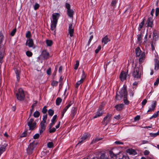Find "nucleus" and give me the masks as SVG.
Segmentation results:
<instances>
[{"mask_svg": "<svg viewBox=\"0 0 159 159\" xmlns=\"http://www.w3.org/2000/svg\"><path fill=\"white\" fill-rule=\"evenodd\" d=\"M48 147L49 148H52L53 147V143L52 142H48L47 144Z\"/></svg>", "mask_w": 159, "mask_h": 159, "instance_id": "nucleus-41", "label": "nucleus"}, {"mask_svg": "<svg viewBox=\"0 0 159 159\" xmlns=\"http://www.w3.org/2000/svg\"><path fill=\"white\" fill-rule=\"evenodd\" d=\"M76 64L75 65L74 67V69L75 70H77L78 69L79 65V62L78 60L76 61Z\"/></svg>", "mask_w": 159, "mask_h": 159, "instance_id": "nucleus-40", "label": "nucleus"}, {"mask_svg": "<svg viewBox=\"0 0 159 159\" xmlns=\"http://www.w3.org/2000/svg\"><path fill=\"white\" fill-rule=\"evenodd\" d=\"M100 159H108L107 157H105L104 154H102L100 156Z\"/></svg>", "mask_w": 159, "mask_h": 159, "instance_id": "nucleus-55", "label": "nucleus"}, {"mask_svg": "<svg viewBox=\"0 0 159 159\" xmlns=\"http://www.w3.org/2000/svg\"><path fill=\"white\" fill-rule=\"evenodd\" d=\"M62 99L60 98H57L56 101V105L57 106H59L60 103L62 102Z\"/></svg>", "mask_w": 159, "mask_h": 159, "instance_id": "nucleus-28", "label": "nucleus"}, {"mask_svg": "<svg viewBox=\"0 0 159 159\" xmlns=\"http://www.w3.org/2000/svg\"><path fill=\"white\" fill-rule=\"evenodd\" d=\"M46 43L47 46H51L53 43L52 41V40L48 39L46 40Z\"/></svg>", "mask_w": 159, "mask_h": 159, "instance_id": "nucleus-29", "label": "nucleus"}, {"mask_svg": "<svg viewBox=\"0 0 159 159\" xmlns=\"http://www.w3.org/2000/svg\"><path fill=\"white\" fill-rule=\"evenodd\" d=\"M77 110V108L75 107H73L71 111V116H72V118H73L75 115L76 114V113Z\"/></svg>", "mask_w": 159, "mask_h": 159, "instance_id": "nucleus-26", "label": "nucleus"}, {"mask_svg": "<svg viewBox=\"0 0 159 159\" xmlns=\"http://www.w3.org/2000/svg\"><path fill=\"white\" fill-rule=\"evenodd\" d=\"M127 152L130 154L135 155L137 153L135 150L133 149H129L127 150Z\"/></svg>", "mask_w": 159, "mask_h": 159, "instance_id": "nucleus-20", "label": "nucleus"}, {"mask_svg": "<svg viewBox=\"0 0 159 159\" xmlns=\"http://www.w3.org/2000/svg\"><path fill=\"white\" fill-rule=\"evenodd\" d=\"M143 35L142 33H141L137 35V39L139 42L141 43L142 42V38Z\"/></svg>", "mask_w": 159, "mask_h": 159, "instance_id": "nucleus-27", "label": "nucleus"}, {"mask_svg": "<svg viewBox=\"0 0 159 159\" xmlns=\"http://www.w3.org/2000/svg\"><path fill=\"white\" fill-rule=\"evenodd\" d=\"M16 77L17 80L19 81L20 79V77L19 75V72H18V71H17L16 72Z\"/></svg>", "mask_w": 159, "mask_h": 159, "instance_id": "nucleus-50", "label": "nucleus"}, {"mask_svg": "<svg viewBox=\"0 0 159 159\" xmlns=\"http://www.w3.org/2000/svg\"><path fill=\"white\" fill-rule=\"evenodd\" d=\"M84 81V80L81 79V80H80L78 81L76 83V85L75 86V87L76 88H78V87L79 86V85L83 83Z\"/></svg>", "mask_w": 159, "mask_h": 159, "instance_id": "nucleus-32", "label": "nucleus"}, {"mask_svg": "<svg viewBox=\"0 0 159 159\" xmlns=\"http://www.w3.org/2000/svg\"><path fill=\"white\" fill-rule=\"evenodd\" d=\"M101 47L100 45H99L98 47V48L97 49H96L95 50V52L96 53H98L99 51L101 50Z\"/></svg>", "mask_w": 159, "mask_h": 159, "instance_id": "nucleus-48", "label": "nucleus"}, {"mask_svg": "<svg viewBox=\"0 0 159 159\" xmlns=\"http://www.w3.org/2000/svg\"><path fill=\"white\" fill-rule=\"evenodd\" d=\"M124 106V104L123 103H122L116 105L115 106V108L117 110L120 111L122 109Z\"/></svg>", "mask_w": 159, "mask_h": 159, "instance_id": "nucleus-23", "label": "nucleus"}, {"mask_svg": "<svg viewBox=\"0 0 159 159\" xmlns=\"http://www.w3.org/2000/svg\"><path fill=\"white\" fill-rule=\"evenodd\" d=\"M89 134H88L85 133L84 134L83 136L82 137L80 141H79V143L77 144V145L79 144L80 143L82 142L83 141L86 139L89 136Z\"/></svg>", "mask_w": 159, "mask_h": 159, "instance_id": "nucleus-18", "label": "nucleus"}, {"mask_svg": "<svg viewBox=\"0 0 159 159\" xmlns=\"http://www.w3.org/2000/svg\"><path fill=\"white\" fill-rule=\"evenodd\" d=\"M44 123H43L42 122H40V126L39 129V133L40 134L42 133L45 129L46 125Z\"/></svg>", "mask_w": 159, "mask_h": 159, "instance_id": "nucleus-16", "label": "nucleus"}, {"mask_svg": "<svg viewBox=\"0 0 159 159\" xmlns=\"http://www.w3.org/2000/svg\"><path fill=\"white\" fill-rule=\"evenodd\" d=\"M3 58V54L2 53H0V62L1 64L2 63V59Z\"/></svg>", "mask_w": 159, "mask_h": 159, "instance_id": "nucleus-59", "label": "nucleus"}, {"mask_svg": "<svg viewBox=\"0 0 159 159\" xmlns=\"http://www.w3.org/2000/svg\"><path fill=\"white\" fill-rule=\"evenodd\" d=\"M143 52H144L142 51L139 47H137L135 49V53H136V56H139V55L142 54Z\"/></svg>", "mask_w": 159, "mask_h": 159, "instance_id": "nucleus-19", "label": "nucleus"}, {"mask_svg": "<svg viewBox=\"0 0 159 159\" xmlns=\"http://www.w3.org/2000/svg\"><path fill=\"white\" fill-rule=\"evenodd\" d=\"M42 56L45 59H48L49 57V53L46 50H44L42 52Z\"/></svg>", "mask_w": 159, "mask_h": 159, "instance_id": "nucleus-17", "label": "nucleus"}, {"mask_svg": "<svg viewBox=\"0 0 159 159\" xmlns=\"http://www.w3.org/2000/svg\"><path fill=\"white\" fill-rule=\"evenodd\" d=\"M147 38L148 35L147 33L144 37V41L143 42V43L144 44H147V43H148Z\"/></svg>", "mask_w": 159, "mask_h": 159, "instance_id": "nucleus-44", "label": "nucleus"}, {"mask_svg": "<svg viewBox=\"0 0 159 159\" xmlns=\"http://www.w3.org/2000/svg\"><path fill=\"white\" fill-rule=\"evenodd\" d=\"M155 69H158L159 68V58L155 59Z\"/></svg>", "mask_w": 159, "mask_h": 159, "instance_id": "nucleus-24", "label": "nucleus"}, {"mask_svg": "<svg viewBox=\"0 0 159 159\" xmlns=\"http://www.w3.org/2000/svg\"><path fill=\"white\" fill-rule=\"evenodd\" d=\"M47 115H44L43 116V121L41 122H43V123H46V120L47 119Z\"/></svg>", "mask_w": 159, "mask_h": 159, "instance_id": "nucleus-37", "label": "nucleus"}, {"mask_svg": "<svg viewBox=\"0 0 159 159\" xmlns=\"http://www.w3.org/2000/svg\"><path fill=\"white\" fill-rule=\"evenodd\" d=\"M74 11L72 9H69L67 11V14L70 17H72L74 14Z\"/></svg>", "mask_w": 159, "mask_h": 159, "instance_id": "nucleus-25", "label": "nucleus"}, {"mask_svg": "<svg viewBox=\"0 0 159 159\" xmlns=\"http://www.w3.org/2000/svg\"><path fill=\"white\" fill-rule=\"evenodd\" d=\"M142 70L143 67L141 64H136L132 74L133 76L136 79L140 78Z\"/></svg>", "mask_w": 159, "mask_h": 159, "instance_id": "nucleus-1", "label": "nucleus"}, {"mask_svg": "<svg viewBox=\"0 0 159 159\" xmlns=\"http://www.w3.org/2000/svg\"><path fill=\"white\" fill-rule=\"evenodd\" d=\"M69 34H70V36L72 37L73 36L74 33V28L72 27V25L70 24L69 26L68 29Z\"/></svg>", "mask_w": 159, "mask_h": 159, "instance_id": "nucleus-15", "label": "nucleus"}, {"mask_svg": "<svg viewBox=\"0 0 159 159\" xmlns=\"http://www.w3.org/2000/svg\"><path fill=\"white\" fill-rule=\"evenodd\" d=\"M127 96V92L126 86H124L119 93H117L116 98L117 100H120L123 97Z\"/></svg>", "mask_w": 159, "mask_h": 159, "instance_id": "nucleus-3", "label": "nucleus"}, {"mask_svg": "<svg viewBox=\"0 0 159 159\" xmlns=\"http://www.w3.org/2000/svg\"><path fill=\"white\" fill-rule=\"evenodd\" d=\"M120 118V115H118L115 116L114 117V118L116 120H119Z\"/></svg>", "mask_w": 159, "mask_h": 159, "instance_id": "nucleus-64", "label": "nucleus"}, {"mask_svg": "<svg viewBox=\"0 0 159 159\" xmlns=\"http://www.w3.org/2000/svg\"><path fill=\"white\" fill-rule=\"evenodd\" d=\"M86 75L85 74V72L84 70H83L82 71V74L81 76V79L84 80V79L86 78Z\"/></svg>", "mask_w": 159, "mask_h": 159, "instance_id": "nucleus-38", "label": "nucleus"}, {"mask_svg": "<svg viewBox=\"0 0 159 159\" xmlns=\"http://www.w3.org/2000/svg\"><path fill=\"white\" fill-rule=\"evenodd\" d=\"M157 102L156 101H154L152 102V104L151 105V107L149 108L147 112H149L154 111L156 107Z\"/></svg>", "mask_w": 159, "mask_h": 159, "instance_id": "nucleus-13", "label": "nucleus"}, {"mask_svg": "<svg viewBox=\"0 0 159 159\" xmlns=\"http://www.w3.org/2000/svg\"><path fill=\"white\" fill-rule=\"evenodd\" d=\"M103 114V112L101 108L99 109L98 111L95 113V115L93 117V119H95L101 116Z\"/></svg>", "mask_w": 159, "mask_h": 159, "instance_id": "nucleus-12", "label": "nucleus"}, {"mask_svg": "<svg viewBox=\"0 0 159 159\" xmlns=\"http://www.w3.org/2000/svg\"><path fill=\"white\" fill-rule=\"evenodd\" d=\"M40 6L39 5V4L37 3H36L34 5V9L35 10H36L37 9H38L39 7Z\"/></svg>", "mask_w": 159, "mask_h": 159, "instance_id": "nucleus-46", "label": "nucleus"}, {"mask_svg": "<svg viewBox=\"0 0 159 159\" xmlns=\"http://www.w3.org/2000/svg\"><path fill=\"white\" fill-rule=\"evenodd\" d=\"M27 125L29 126V129L33 130L35 129L36 123L33 119L31 118L29 119V118L28 120Z\"/></svg>", "mask_w": 159, "mask_h": 159, "instance_id": "nucleus-6", "label": "nucleus"}, {"mask_svg": "<svg viewBox=\"0 0 159 159\" xmlns=\"http://www.w3.org/2000/svg\"><path fill=\"white\" fill-rule=\"evenodd\" d=\"M100 140L98 138H96L95 139H93V140L92 141L91 143V144H94L96 143L97 142Z\"/></svg>", "mask_w": 159, "mask_h": 159, "instance_id": "nucleus-36", "label": "nucleus"}, {"mask_svg": "<svg viewBox=\"0 0 159 159\" xmlns=\"http://www.w3.org/2000/svg\"><path fill=\"white\" fill-rule=\"evenodd\" d=\"M66 8L67 9V10L69 9H70V5L68 3H66Z\"/></svg>", "mask_w": 159, "mask_h": 159, "instance_id": "nucleus-60", "label": "nucleus"}, {"mask_svg": "<svg viewBox=\"0 0 159 159\" xmlns=\"http://www.w3.org/2000/svg\"><path fill=\"white\" fill-rule=\"evenodd\" d=\"M58 83V82L56 81H53L51 84L52 85V86H57V85Z\"/></svg>", "mask_w": 159, "mask_h": 159, "instance_id": "nucleus-42", "label": "nucleus"}, {"mask_svg": "<svg viewBox=\"0 0 159 159\" xmlns=\"http://www.w3.org/2000/svg\"><path fill=\"white\" fill-rule=\"evenodd\" d=\"M54 113V111L52 109H50L48 110V114L52 116Z\"/></svg>", "mask_w": 159, "mask_h": 159, "instance_id": "nucleus-35", "label": "nucleus"}, {"mask_svg": "<svg viewBox=\"0 0 159 159\" xmlns=\"http://www.w3.org/2000/svg\"><path fill=\"white\" fill-rule=\"evenodd\" d=\"M72 103L70 102L69 104L63 109L62 111L66 112L68 108L71 106Z\"/></svg>", "mask_w": 159, "mask_h": 159, "instance_id": "nucleus-31", "label": "nucleus"}, {"mask_svg": "<svg viewBox=\"0 0 159 159\" xmlns=\"http://www.w3.org/2000/svg\"><path fill=\"white\" fill-rule=\"evenodd\" d=\"M47 73L48 75H50L51 74V68H49L47 71Z\"/></svg>", "mask_w": 159, "mask_h": 159, "instance_id": "nucleus-58", "label": "nucleus"}, {"mask_svg": "<svg viewBox=\"0 0 159 159\" xmlns=\"http://www.w3.org/2000/svg\"><path fill=\"white\" fill-rule=\"evenodd\" d=\"M16 29H14L11 32V35L12 36H13L15 33H16Z\"/></svg>", "mask_w": 159, "mask_h": 159, "instance_id": "nucleus-63", "label": "nucleus"}, {"mask_svg": "<svg viewBox=\"0 0 159 159\" xmlns=\"http://www.w3.org/2000/svg\"><path fill=\"white\" fill-rule=\"evenodd\" d=\"M123 101L124 103L126 105H128L129 103V102L127 99V96L124 97Z\"/></svg>", "mask_w": 159, "mask_h": 159, "instance_id": "nucleus-33", "label": "nucleus"}, {"mask_svg": "<svg viewBox=\"0 0 159 159\" xmlns=\"http://www.w3.org/2000/svg\"><path fill=\"white\" fill-rule=\"evenodd\" d=\"M39 136V134H36L33 136V138L34 139H38Z\"/></svg>", "mask_w": 159, "mask_h": 159, "instance_id": "nucleus-54", "label": "nucleus"}, {"mask_svg": "<svg viewBox=\"0 0 159 159\" xmlns=\"http://www.w3.org/2000/svg\"><path fill=\"white\" fill-rule=\"evenodd\" d=\"M56 130V129L55 128H53L52 129L49 128V131L50 133H53Z\"/></svg>", "mask_w": 159, "mask_h": 159, "instance_id": "nucleus-56", "label": "nucleus"}, {"mask_svg": "<svg viewBox=\"0 0 159 159\" xmlns=\"http://www.w3.org/2000/svg\"><path fill=\"white\" fill-rule=\"evenodd\" d=\"M26 55L29 57H30L32 55V53L30 51H27L26 52Z\"/></svg>", "mask_w": 159, "mask_h": 159, "instance_id": "nucleus-45", "label": "nucleus"}, {"mask_svg": "<svg viewBox=\"0 0 159 159\" xmlns=\"http://www.w3.org/2000/svg\"><path fill=\"white\" fill-rule=\"evenodd\" d=\"M111 114H107L106 116L104 118L102 122H104L105 124L106 125H107L111 120Z\"/></svg>", "mask_w": 159, "mask_h": 159, "instance_id": "nucleus-9", "label": "nucleus"}, {"mask_svg": "<svg viewBox=\"0 0 159 159\" xmlns=\"http://www.w3.org/2000/svg\"><path fill=\"white\" fill-rule=\"evenodd\" d=\"M17 98L19 100H23L25 98V95L23 90L21 88L18 89V92L16 94Z\"/></svg>", "mask_w": 159, "mask_h": 159, "instance_id": "nucleus-5", "label": "nucleus"}, {"mask_svg": "<svg viewBox=\"0 0 159 159\" xmlns=\"http://www.w3.org/2000/svg\"><path fill=\"white\" fill-rule=\"evenodd\" d=\"M127 96V92L126 86H124L119 93H117L116 98L117 100H120L123 97Z\"/></svg>", "mask_w": 159, "mask_h": 159, "instance_id": "nucleus-4", "label": "nucleus"}, {"mask_svg": "<svg viewBox=\"0 0 159 159\" xmlns=\"http://www.w3.org/2000/svg\"><path fill=\"white\" fill-rule=\"evenodd\" d=\"M159 12V8L158 7H157L156 8V16H157L158 15Z\"/></svg>", "mask_w": 159, "mask_h": 159, "instance_id": "nucleus-61", "label": "nucleus"}, {"mask_svg": "<svg viewBox=\"0 0 159 159\" xmlns=\"http://www.w3.org/2000/svg\"><path fill=\"white\" fill-rule=\"evenodd\" d=\"M42 112L43 114H45L47 112V109H46V106L44 107L42 109Z\"/></svg>", "mask_w": 159, "mask_h": 159, "instance_id": "nucleus-49", "label": "nucleus"}, {"mask_svg": "<svg viewBox=\"0 0 159 159\" xmlns=\"http://www.w3.org/2000/svg\"><path fill=\"white\" fill-rule=\"evenodd\" d=\"M117 2V1L116 0H113L111 1V5L113 7H115Z\"/></svg>", "mask_w": 159, "mask_h": 159, "instance_id": "nucleus-43", "label": "nucleus"}, {"mask_svg": "<svg viewBox=\"0 0 159 159\" xmlns=\"http://www.w3.org/2000/svg\"><path fill=\"white\" fill-rule=\"evenodd\" d=\"M139 58V63L140 64L144 60L145 58V52H143L142 54L139 55V56H136Z\"/></svg>", "mask_w": 159, "mask_h": 159, "instance_id": "nucleus-11", "label": "nucleus"}, {"mask_svg": "<svg viewBox=\"0 0 159 159\" xmlns=\"http://www.w3.org/2000/svg\"><path fill=\"white\" fill-rule=\"evenodd\" d=\"M144 23V19L140 23L138 28V30L140 31L143 27Z\"/></svg>", "mask_w": 159, "mask_h": 159, "instance_id": "nucleus-30", "label": "nucleus"}, {"mask_svg": "<svg viewBox=\"0 0 159 159\" xmlns=\"http://www.w3.org/2000/svg\"><path fill=\"white\" fill-rule=\"evenodd\" d=\"M159 83V78H157L156 80V81L154 83V85L155 86H157Z\"/></svg>", "mask_w": 159, "mask_h": 159, "instance_id": "nucleus-52", "label": "nucleus"}, {"mask_svg": "<svg viewBox=\"0 0 159 159\" xmlns=\"http://www.w3.org/2000/svg\"><path fill=\"white\" fill-rule=\"evenodd\" d=\"M147 26L152 27L153 25V22L152 17H149L146 23Z\"/></svg>", "mask_w": 159, "mask_h": 159, "instance_id": "nucleus-14", "label": "nucleus"}, {"mask_svg": "<svg viewBox=\"0 0 159 159\" xmlns=\"http://www.w3.org/2000/svg\"><path fill=\"white\" fill-rule=\"evenodd\" d=\"M110 41V40L108 38L107 35H106L102 39V42L104 44H106Z\"/></svg>", "mask_w": 159, "mask_h": 159, "instance_id": "nucleus-21", "label": "nucleus"}, {"mask_svg": "<svg viewBox=\"0 0 159 159\" xmlns=\"http://www.w3.org/2000/svg\"><path fill=\"white\" fill-rule=\"evenodd\" d=\"M40 115V113L38 111H36L34 113V116L35 118H37Z\"/></svg>", "mask_w": 159, "mask_h": 159, "instance_id": "nucleus-34", "label": "nucleus"}, {"mask_svg": "<svg viewBox=\"0 0 159 159\" xmlns=\"http://www.w3.org/2000/svg\"><path fill=\"white\" fill-rule=\"evenodd\" d=\"M128 74V70H127L126 72L124 71H122L121 72L120 75V78L121 81H123L126 80Z\"/></svg>", "mask_w": 159, "mask_h": 159, "instance_id": "nucleus-10", "label": "nucleus"}, {"mask_svg": "<svg viewBox=\"0 0 159 159\" xmlns=\"http://www.w3.org/2000/svg\"><path fill=\"white\" fill-rule=\"evenodd\" d=\"M37 144V143L33 142L31 143L30 144L27 149V152L28 154H30L32 153L33 151L36 147Z\"/></svg>", "mask_w": 159, "mask_h": 159, "instance_id": "nucleus-7", "label": "nucleus"}, {"mask_svg": "<svg viewBox=\"0 0 159 159\" xmlns=\"http://www.w3.org/2000/svg\"><path fill=\"white\" fill-rule=\"evenodd\" d=\"M7 144H5L4 145H2L0 148V156L5 151L6 147L7 146Z\"/></svg>", "mask_w": 159, "mask_h": 159, "instance_id": "nucleus-22", "label": "nucleus"}, {"mask_svg": "<svg viewBox=\"0 0 159 159\" xmlns=\"http://www.w3.org/2000/svg\"><path fill=\"white\" fill-rule=\"evenodd\" d=\"M34 104H33L32 106H31V109L30 110V112H33L34 110Z\"/></svg>", "mask_w": 159, "mask_h": 159, "instance_id": "nucleus-57", "label": "nucleus"}, {"mask_svg": "<svg viewBox=\"0 0 159 159\" xmlns=\"http://www.w3.org/2000/svg\"><path fill=\"white\" fill-rule=\"evenodd\" d=\"M109 154L111 157H113L114 156H115V154L113 153V152L112 151H110L109 152Z\"/></svg>", "mask_w": 159, "mask_h": 159, "instance_id": "nucleus-62", "label": "nucleus"}, {"mask_svg": "<svg viewBox=\"0 0 159 159\" xmlns=\"http://www.w3.org/2000/svg\"><path fill=\"white\" fill-rule=\"evenodd\" d=\"M147 101L146 99H144L142 102V104L143 107L147 102Z\"/></svg>", "mask_w": 159, "mask_h": 159, "instance_id": "nucleus-51", "label": "nucleus"}, {"mask_svg": "<svg viewBox=\"0 0 159 159\" xmlns=\"http://www.w3.org/2000/svg\"><path fill=\"white\" fill-rule=\"evenodd\" d=\"M25 36L26 38H30V37H31V34L30 31H28L25 35Z\"/></svg>", "mask_w": 159, "mask_h": 159, "instance_id": "nucleus-39", "label": "nucleus"}, {"mask_svg": "<svg viewBox=\"0 0 159 159\" xmlns=\"http://www.w3.org/2000/svg\"><path fill=\"white\" fill-rule=\"evenodd\" d=\"M25 45L28 46L29 48H35V47H34V44L33 39L31 38H29L27 40L25 43Z\"/></svg>", "mask_w": 159, "mask_h": 159, "instance_id": "nucleus-8", "label": "nucleus"}, {"mask_svg": "<svg viewBox=\"0 0 159 159\" xmlns=\"http://www.w3.org/2000/svg\"><path fill=\"white\" fill-rule=\"evenodd\" d=\"M3 39V36L1 33H0V43H1Z\"/></svg>", "mask_w": 159, "mask_h": 159, "instance_id": "nucleus-53", "label": "nucleus"}, {"mask_svg": "<svg viewBox=\"0 0 159 159\" xmlns=\"http://www.w3.org/2000/svg\"><path fill=\"white\" fill-rule=\"evenodd\" d=\"M57 118V115H55L53 116V118L51 120V122H54L55 123L56 121V119Z\"/></svg>", "mask_w": 159, "mask_h": 159, "instance_id": "nucleus-47", "label": "nucleus"}, {"mask_svg": "<svg viewBox=\"0 0 159 159\" xmlns=\"http://www.w3.org/2000/svg\"><path fill=\"white\" fill-rule=\"evenodd\" d=\"M60 16L59 13H56L52 15V20L51 22V29L52 30H55L57 22Z\"/></svg>", "mask_w": 159, "mask_h": 159, "instance_id": "nucleus-2", "label": "nucleus"}]
</instances>
